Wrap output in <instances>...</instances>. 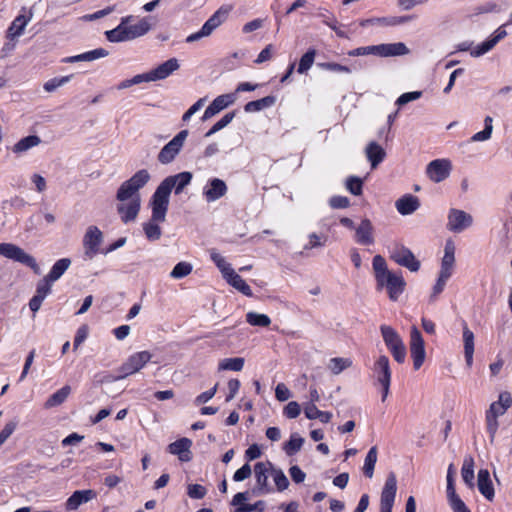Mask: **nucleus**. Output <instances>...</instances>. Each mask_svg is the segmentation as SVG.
I'll use <instances>...</instances> for the list:
<instances>
[{"instance_id": "12", "label": "nucleus", "mask_w": 512, "mask_h": 512, "mask_svg": "<svg viewBox=\"0 0 512 512\" xmlns=\"http://www.w3.org/2000/svg\"><path fill=\"white\" fill-rule=\"evenodd\" d=\"M153 355L149 351H140L132 354L120 367L123 372L119 378H126L139 372L152 359Z\"/></svg>"}, {"instance_id": "58", "label": "nucleus", "mask_w": 512, "mask_h": 512, "mask_svg": "<svg viewBox=\"0 0 512 512\" xmlns=\"http://www.w3.org/2000/svg\"><path fill=\"white\" fill-rule=\"evenodd\" d=\"M497 419H498V417L490 415L486 412V426H487V431L490 435L491 443L494 441L496 432L498 430L499 424H498Z\"/></svg>"}, {"instance_id": "41", "label": "nucleus", "mask_w": 512, "mask_h": 512, "mask_svg": "<svg viewBox=\"0 0 512 512\" xmlns=\"http://www.w3.org/2000/svg\"><path fill=\"white\" fill-rule=\"evenodd\" d=\"M105 35L110 42H124L131 40L127 26H117L112 30L106 31Z\"/></svg>"}, {"instance_id": "15", "label": "nucleus", "mask_w": 512, "mask_h": 512, "mask_svg": "<svg viewBox=\"0 0 512 512\" xmlns=\"http://www.w3.org/2000/svg\"><path fill=\"white\" fill-rule=\"evenodd\" d=\"M192 180V173L181 172L173 176L165 178L160 185L168 192L171 193L172 189L175 190V194H180L183 189L190 184Z\"/></svg>"}, {"instance_id": "6", "label": "nucleus", "mask_w": 512, "mask_h": 512, "mask_svg": "<svg viewBox=\"0 0 512 512\" xmlns=\"http://www.w3.org/2000/svg\"><path fill=\"white\" fill-rule=\"evenodd\" d=\"M390 259L398 265L403 266L411 272H417L420 269V261L416 259L412 251L402 244H394L390 250Z\"/></svg>"}, {"instance_id": "62", "label": "nucleus", "mask_w": 512, "mask_h": 512, "mask_svg": "<svg viewBox=\"0 0 512 512\" xmlns=\"http://www.w3.org/2000/svg\"><path fill=\"white\" fill-rule=\"evenodd\" d=\"M252 474V470L249 464H244L241 468H239L233 476L234 481L240 482L247 478H249Z\"/></svg>"}, {"instance_id": "26", "label": "nucleus", "mask_w": 512, "mask_h": 512, "mask_svg": "<svg viewBox=\"0 0 512 512\" xmlns=\"http://www.w3.org/2000/svg\"><path fill=\"white\" fill-rule=\"evenodd\" d=\"M96 497V492L94 490H77L75 491L66 501V509L67 510H75L81 504L89 502L90 500Z\"/></svg>"}, {"instance_id": "36", "label": "nucleus", "mask_w": 512, "mask_h": 512, "mask_svg": "<svg viewBox=\"0 0 512 512\" xmlns=\"http://www.w3.org/2000/svg\"><path fill=\"white\" fill-rule=\"evenodd\" d=\"M151 29V23L147 17L142 18L135 25L127 26L128 34L131 40L147 34Z\"/></svg>"}, {"instance_id": "8", "label": "nucleus", "mask_w": 512, "mask_h": 512, "mask_svg": "<svg viewBox=\"0 0 512 512\" xmlns=\"http://www.w3.org/2000/svg\"><path fill=\"white\" fill-rule=\"evenodd\" d=\"M473 217L464 210L451 208L447 216L446 227L450 232L461 233L471 227Z\"/></svg>"}, {"instance_id": "38", "label": "nucleus", "mask_w": 512, "mask_h": 512, "mask_svg": "<svg viewBox=\"0 0 512 512\" xmlns=\"http://www.w3.org/2000/svg\"><path fill=\"white\" fill-rule=\"evenodd\" d=\"M352 366V360L349 358L334 357L329 360L328 369L334 375L340 374L347 368Z\"/></svg>"}, {"instance_id": "39", "label": "nucleus", "mask_w": 512, "mask_h": 512, "mask_svg": "<svg viewBox=\"0 0 512 512\" xmlns=\"http://www.w3.org/2000/svg\"><path fill=\"white\" fill-rule=\"evenodd\" d=\"M377 457H378L377 447L373 446L368 451L366 458H365V463L363 466V472L368 478L373 477L375 464L377 462Z\"/></svg>"}, {"instance_id": "64", "label": "nucleus", "mask_w": 512, "mask_h": 512, "mask_svg": "<svg viewBox=\"0 0 512 512\" xmlns=\"http://www.w3.org/2000/svg\"><path fill=\"white\" fill-rule=\"evenodd\" d=\"M275 397L278 401H286L291 397L290 390L286 387L285 384L279 383L275 389Z\"/></svg>"}, {"instance_id": "40", "label": "nucleus", "mask_w": 512, "mask_h": 512, "mask_svg": "<svg viewBox=\"0 0 512 512\" xmlns=\"http://www.w3.org/2000/svg\"><path fill=\"white\" fill-rule=\"evenodd\" d=\"M244 358L235 357V358H226L219 362L218 370H230V371H241L244 367Z\"/></svg>"}, {"instance_id": "52", "label": "nucleus", "mask_w": 512, "mask_h": 512, "mask_svg": "<svg viewBox=\"0 0 512 512\" xmlns=\"http://www.w3.org/2000/svg\"><path fill=\"white\" fill-rule=\"evenodd\" d=\"M316 55L315 50H309L307 51L300 59L299 66H298V72L299 73H305L307 70L311 68L314 62V58Z\"/></svg>"}, {"instance_id": "1", "label": "nucleus", "mask_w": 512, "mask_h": 512, "mask_svg": "<svg viewBox=\"0 0 512 512\" xmlns=\"http://www.w3.org/2000/svg\"><path fill=\"white\" fill-rule=\"evenodd\" d=\"M150 178V173L146 169H141L118 188L116 209L123 223L127 224L136 220L141 208L139 190L149 182Z\"/></svg>"}, {"instance_id": "22", "label": "nucleus", "mask_w": 512, "mask_h": 512, "mask_svg": "<svg viewBox=\"0 0 512 512\" xmlns=\"http://www.w3.org/2000/svg\"><path fill=\"white\" fill-rule=\"evenodd\" d=\"M374 51L375 55L381 57L402 56L409 53L408 47L402 42L379 44Z\"/></svg>"}, {"instance_id": "18", "label": "nucleus", "mask_w": 512, "mask_h": 512, "mask_svg": "<svg viewBox=\"0 0 512 512\" xmlns=\"http://www.w3.org/2000/svg\"><path fill=\"white\" fill-rule=\"evenodd\" d=\"M272 464L267 462H258L254 466V474L256 478V486L260 493H268L271 488L268 485V478L271 472Z\"/></svg>"}, {"instance_id": "14", "label": "nucleus", "mask_w": 512, "mask_h": 512, "mask_svg": "<svg viewBox=\"0 0 512 512\" xmlns=\"http://www.w3.org/2000/svg\"><path fill=\"white\" fill-rule=\"evenodd\" d=\"M396 491V477L393 473H391L387 477L384 488L381 493L380 512H392Z\"/></svg>"}, {"instance_id": "31", "label": "nucleus", "mask_w": 512, "mask_h": 512, "mask_svg": "<svg viewBox=\"0 0 512 512\" xmlns=\"http://www.w3.org/2000/svg\"><path fill=\"white\" fill-rule=\"evenodd\" d=\"M71 393V387L69 385L63 386L61 389L53 393L44 403L45 409H51L64 403Z\"/></svg>"}, {"instance_id": "48", "label": "nucleus", "mask_w": 512, "mask_h": 512, "mask_svg": "<svg viewBox=\"0 0 512 512\" xmlns=\"http://www.w3.org/2000/svg\"><path fill=\"white\" fill-rule=\"evenodd\" d=\"M270 475L272 476L278 491H284L289 486V481L281 469H271Z\"/></svg>"}, {"instance_id": "20", "label": "nucleus", "mask_w": 512, "mask_h": 512, "mask_svg": "<svg viewBox=\"0 0 512 512\" xmlns=\"http://www.w3.org/2000/svg\"><path fill=\"white\" fill-rule=\"evenodd\" d=\"M192 441L188 438H181L168 445L169 453L177 455L182 462H189L192 459Z\"/></svg>"}, {"instance_id": "54", "label": "nucleus", "mask_w": 512, "mask_h": 512, "mask_svg": "<svg viewBox=\"0 0 512 512\" xmlns=\"http://www.w3.org/2000/svg\"><path fill=\"white\" fill-rule=\"evenodd\" d=\"M448 497L449 504L454 512H470L465 503L456 493H450Z\"/></svg>"}, {"instance_id": "53", "label": "nucleus", "mask_w": 512, "mask_h": 512, "mask_svg": "<svg viewBox=\"0 0 512 512\" xmlns=\"http://www.w3.org/2000/svg\"><path fill=\"white\" fill-rule=\"evenodd\" d=\"M451 276L447 274H443L439 272L438 279L433 286L432 293H431V299L434 300L438 297L439 294H441L446 286L447 281L449 280Z\"/></svg>"}, {"instance_id": "4", "label": "nucleus", "mask_w": 512, "mask_h": 512, "mask_svg": "<svg viewBox=\"0 0 512 512\" xmlns=\"http://www.w3.org/2000/svg\"><path fill=\"white\" fill-rule=\"evenodd\" d=\"M0 255L20 262L29 266L34 273L40 274V267L37 264L34 257L26 253L23 249L12 243H1L0 244Z\"/></svg>"}, {"instance_id": "44", "label": "nucleus", "mask_w": 512, "mask_h": 512, "mask_svg": "<svg viewBox=\"0 0 512 512\" xmlns=\"http://www.w3.org/2000/svg\"><path fill=\"white\" fill-rule=\"evenodd\" d=\"M246 321L252 326L259 327H268L271 324L269 316L257 312H248L246 314Z\"/></svg>"}, {"instance_id": "51", "label": "nucleus", "mask_w": 512, "mask_h": 512, "mask_svg": "<svg viewBox=\"0 0 512 512\" xmlns=\"http://www.w3.org/2000/svg\"><path fill=\"white\" fill-rule=\"evenodd\" d=\"M235 116L234 112H230L225 114L218 122H216L213 127L205 134L206 137H210L214 133L220 131L221 129L225 128L227 125L231 123Z\"/></svg>"}, {"instance_id": "28", "label": "nucleus", "mask_w": 512, "mask_h": 512, "mask_svg": "<svg viewBox=\"0 0 512 512\" xmlns=\"http://www.w3.org/2000/svg\"><path fill=\"white\" fill-rule=\"evenodd\" d=\"M395 206L400 214L409 215L419 208L420 203L416 196L408 194L398 199Z\"/></svg>"}, {"instance_id": "59", "label": "nucleus", "mask_w": 512, "mask_h": 512, "mask_svg": "<svg viewBox=\"0 0 512 512\" xmlns=\"http://www.w3.org/2000/svg\"><path fill=\"white\" fill-rule=\"evenodd\" d=\"M188 495L193 499H202L205 497L207 490L204 486L200 484H190L188 486Z\"/></svg>"}, {"instance_id": "55", "label": "nucleus", "mask_w": 512, "mask_h": 512, "mask_svg": "<svg viewBox=\"0 0 512 512\" xmlns=\"http://www.w3.org/2000/svg\"><path fill=\"white\" fill-rule=\"evenodd\" d=\"M362 180L359 177L351 176L346 180V189L353 195L362 193Z\"/></svg>"}, {"instance_id": "50", "label": "nucleus", "mask_w": 512, "mask_h": 512, "mask_svg": "<svg viewBox=\"0 0 512 512\" xmlns=\"http://www.w3.org/2000/svg\"><path fill=\"white\" fill-rule=\"evenodd\" d=\"M158 221H150L144 224V232L149 240L155 241L161 237V229L157 224Z\"/></svg>"}, {"instance_id": "7", "label": "nucleus", "mask_w": 512, "mask_h": 512, "mask_svg": "<svg viewBox=\"0 0 512 512\" xmlns=\"http://www.w3.org/2000/svg\"><path fill=\"white\" fill-rule=\"evenodd\" d=\"M103 242V233L94 225L87 228L83 237L84 256L86 260H92L99 252Z\"/></svg>"}, {"instance_id": "9", "label": "nucleus", "mask_w": 512, "mask_h": 512, "mask_svg": "<svg viewBox=\"0 0 512 512\" xmlns=\"http://www.w3.org/2000/svg\"><path fill=\"white\" fill-rule=\"evenodd\" d=\"M168 193L161 185L154 192L151 199L152 221L164 222L169 205Z\"/></svg>"}, {"instance_id": "30", "label": "nucleus", "mask_w": 512, "mask_h": 512, "mask_svg": "<svg viewBox=\"0 0 512 512\" xmlns=\"http://www.w3.org/2000/svg\"><path fill=\"white\" fill-rule=\"evenodd\" d=\"M464 356L468 367L472 365L474 354V333L465 324L463 326Z\"/></svg>"}, {"instance_id": "27", "label": "nucleus", "mask_w": 512, "mask_h": 512, "mask_svg": "<svg viewBox=\"0 0 512 512\" xmlns=\"http://www.w3.org/2000/svg\"><path fill=\"white\" fill-rule=\"evenodd\" d=\"M180 67L179 62L176 58H171L164 63L151 70L154 81L166 79L174 71Z\"/></svg>"}, {"instance_id": "32", "label": "nucleus", "mask_w": 512, "mask_h": 512, "mask_svg": "<svg viewBox=\"0 0 512 512\" xmlns=\"http://www.w3.org/2000/svg\"><path fill=\"white\" fill-rule=\"evenodd\" d=\"M225 280L229 285H231L245 296L251 297L253 295L250 286L235 271H230V274L225 278Z\"/></svg>"}, {"instance_id": "49", "label": "nucleus", "mask_w": 512, "mask_h": 512, "mask_svg": "<svg viewBox=\"0 0 512 512\" xmlns=\"http://www.w3.org/2000/svg\"><path fill=\"white\" fill-rule=\"evenodd\" d=\"M192 265L188 262H179L172 269L170 276L174 279H181L188 276L192 272Z\"/></svg>"}, {"instance_id": "24", "label": "nucleus", "mask_w": 512, "mask_h": 512, "mask_svg": "<svg viewBox=\"0 0 512 512\" xmlns=\"http://www.w3.org/2000/svg\"><path fill=\"white\" fill-rule=\"evenodd\" d=\"M227 192L226 183L218 178L212 179L204 189V195L209 202L216 201Z\"/></svg>"}, {"instance_id": "21", "label": "nucleus", "mask_w": 512, "mask_h": 512, "mask_svg": "<svg viewBox=\"0 0 512 512\" xmlns=\"http://www.w3.org/2000/svg\"><path fill=\"white\" fill-rule=\"evenodd\" d=\"M374 227L367 218L363 219L355 228V240L361 245L374 244Z\"/></svg>"}, {"instance_id": "19", "label": "nucleus", "mask_w": 512, "mask_h": 512, "mask_svg": "<svg viewBox=\"0 0 512 512\" xmlns=\"http://www.w3.org/2000/svg\"><path fill=\"white\" fill-rule=\"evenodd\" d=\"M506 35H507L506 30L503 27H499L495 31L494 35L491 38L482 42L481 44L477 45L474 49H472L470 51V55L472 57L477 58V57H480V56L486 54L487 52L492 50L495 47V45L500 40H502Z\"/></svg>"}, {"instance_id": "33", "label": "nucleus", "mask_w": 512, "mask_h": 512, "mask_svg": "<svg viewBox=\"0 0 512 512\" xmlns=\"http://www.w3.org/2000/svg\"><path fill=\"white\" fill-rule=\"evenodd\" d=\"M385 155L384 149L376 142H370L366 147V156L371 162L372 168H376L383 161Z\"/></svg>"}, {"instance_id": "63", "label": "nucleus", "mask_w": 512, "mask_h": 512, "mask_svg": "<svg viewBox=\"0 0 512 512\" xmlns=\"http://www.w3.org/2000/svg\"><path fill=\"white\" fill-rule=\"evenodd\" d=\"M329 204L334 209L347 208L350 205V200L345 196H333Z\"/></svg>"}, {"instance_id": "11", "label": "nucleus", "mask_w": 512, "mask_h": 512, "mask_svg": "<svg viewBox=\"0 0 512 512\" xmlns=\"http://www.w3.org/2000/svg\"><path fill=\"white\" fill-rule=\"evenodd\" d=\"M409 345L414 369L418 370L425 361L426 351L424 339L415 326L411 327Z\"/></svg>"}, {"instance_id": "10", "label": "nucleus", "mask_w": 512, "mask_h": 512, "mask_svg": "<svg viewBox=\"0 0 512 512\" xmlns=\"http://www.w3.org/2000/svg\"><path fill=\"white\" fill-rule=\"evenodd\" d=\"M188 136L187 130L180 131L170 142L159 152L158 161L162 164H169L179 154Z\"/></svg>"}, {"instance_id": "57", "label": "nucleus", "mask_w": 512, "mask_h": 512, "mask_svg": "<svg viewBox=\"0 0 512 512\" xmlns=\"http://www.w3.org/2000/svg\"><path fill=\"white\" fill-rule=\"evenodd\" d=\"M71 78H72V76H64V77H61V78H53V79L47 81L44 84V90L46 92H53L58 87H61L64 84L68 83Z\"/></svg>"}, {"instance_id": "5", "label": "nucleus", "mask_w": 512, "mask_h": 512, "mask_svg": "<svg viewBox=\"0 0 512 512\" xmlns=\"http://www.w3.org/2000/svg\"><path fill=\"white\" fill-rule=\"evenodd\" d=\"M376 282L378 289H386L392 301H396L399 298L406 286V282L400 272L395 273L391 271L390 273H386L385 276L381 277Z\"/></svg>"}, {"instance_id": "60", "label": "nucleus", "mask_w": 512, "mask_h": 512, "mask_svg": "<svg viewBox=\"0 0 512 512\" xmlns=\"http://www.w3.org/2000/svg\"><path fill=\"white\" fill-rule=\"evenodd\" d=\"M422 96L421 91H413L402 94L396 101V104L403 106L411 101L417 100Z\"/></svg>"}, {"instance_id": "13", "label": "nucleus", "mask_w": 512, "mask_h": 512, "mask_svg": "<svg viewBox=\"0 0 512 512\" xmlns=\"http://www.w3.org/2000/svg\"><path fill=\"white\" fill-rule=\"evenodd\" d=\"M452 165L448 159H436L431 161L427 168L426 173L430 180L439 183L450 175Z\"/></svg>"}, {"instance_id": "61", "label": "nucleus", "mask_w": 512, "mask_h": 512, "mask_svg": "<svg viewBox=\"0 0 512 512\" xmlns=\"http://www.w3.org/2000/svg\"><path fill=\"white\" fill-rule=\"evenodd\" d=\"M301 412V407L300 405L295 402V401H291L289 402L285 408H284V414L289 418V419H294L296 417L299 416Z\"/></svg>"}, {"instance_id": "46", "label": "nucleus", "mask_w": 512, "mask_h": 512, "mask_svg": "<svg viewBox=\"0 0 512 512\" xmlns=\"http://www.w3.org/2000/svg\"><path fill=\"white\" fill-rule=\"evenodd\" d=\"M372 266L376 281L385 276L386 273L391 272L387 267L385 259L381 255L374 256Z\"/></svg>"}, {"instance_id": "35", "label": "nucleus", "mask_w": 512, "mask_h": 512, "mask_svg": "<svg viewBox=\"0 0 512 512\" xmlns=\"http://www.w3.org/2000/svg\"><path fill=\"white\" fill-rule=\"evenodd\" d=\"M41 143L40 137L37 135H29L20 139L13 147L12 151L16 154H20L28 151L31 148L38 146Z\"/></svg>"}, {"instance_id": "16", "label": "nucleus", "mask_w": 512, "mask_h": 512, "mask_svg": "<svg viewBox=\"0 0 512 512\" xmlns=\"http://www.w3.org/2000/svg\"><path fill=\"white\" fill-rule=\"evenodd\" d=\"M373 375L379 384H391V369L389 358L386 355H380L372 367Z\"/></svg>"}, {"instance_id": "47", "label": "nucleus", "mask_w": 512, "mask_h": 512, "mask_svg": "<svg viewBox=\"0 0 512 512\" xmlns=\"http://www.w3.org/2000/svg\"><path fill=\"white\" fill-rule=\"evenodd\" d=\"M474 461L473 459L470 457V458H466L464 460V463H463V466H462V470H461V474H462V478H463V481L468 484L469 486H473V479H474Z\"/></svg>"}, {"instance_id": "29", "label": "nucleus", "mask_w": 512, "mask_h": 512, "mask_svg": "<svg viewBox=\"0 0 512 512\" xmlns=\"http://www.w3.org/2000/svg\"><path fill=\"white\" fill-rule=\"evenodd\" d=\"M478 488L481 494L488 500H492L494 497V488L490 480L489 471L481 469L478 472Z\"/></svg>"}, {"instance_id": "34", "label": "nucleus", "mask_w": 512, "mask_h": 512, "mask_svg": "<svg viewBox=\"0 0 512 512\" xmlns=\"http://www.w3.org/2000/svg\"><path fill=\"white\" fill-rule=\"evenodd\" d=\"M108 55V51L103 48H98L89 52H85L76 56H71L65 59L68 63H75L81 61H93L99 58H104Z\"/></svg>"}, {"instance_id": "23", "label": "nucleus", "mask_w": 512, "mask_h": 512, "mask_svg": "<svg viewBox=\"0 0 512 512\" xmlns=\"http://www.w3.org/2000/svg\"><path fill=\"white\" fill-rule=\"evenodd\" d=\"M455 250L456 247L453 240H447L444 247V255L441 260L440 273L452 276L455 265Z\"/></svg>"}, {"instance_id": "2", "label": "nucleus", "mask_w": 512, "mask_h": 512, "mask_svg": "<svg viewBox=\"0 0 512 512\" xmlns=\"http://www.w3.org/2000/svg\"><path fill=\"white\" fill-rule=\"evenodd\" d=\"M232 6H221L202 26V28L195 33H192L186 38L187 43L199 41L204 37H209L219 26H221L227 19Z\"/></svg>"}, {"instance_id": "42", "label": "nucleus", "mask_w": 512, "mask_h": 512, "mask_svg": "<svg viewBox=\"0 0 512 512\" xmlns=\"http://www.w3.org/2000/svg\"><path fill=\"white\" fill-rule=\"evenodd\" d=\"M303 443L304 438L295 433L291 435L290 440L285 443L283 449L287 455L292 456L301 450Z\"/></svg>"}, {"instance_id": "45", "label": "nucleus", "mask_w": 512, "mask_h": 512, "mask_svg": "<svg viewBox=\"0 0 512 512\" xmlns=\"http://www.w3.org/2000/svg\"><path fill=\"white\" fill-rule=\"evenodd\" d=\"M274 102H275V98L273 96H266L262 99L248 102L245 105L244 109L246 112L259 111V110L263 109L264 107L273 105Z\"/></svg>"}, {"instance_id": "3", "label": "nucleus", "mask_w": 512, "mask_h": 512, "mask_svg": "<svg viewBox=\"0 0 512 512\" xmlns=\"http://www.w3.org/2000/svg\"><path fill=\"white\" fill-rule=\"evenodd\" d=\"M380 332L386 347L391 352L395 361L403 363L407 352L399 333L393 327L385 324L380 326Z\"/></svg>"}, {"instance_id": "56", "label": "nucleus", "mask_w": 512, "mask_h": 512, "mask_svg": "<svg viewBox=\"0 0 512 512\" xmlns=\"http://www.w3.org/2000/svg\"><path fill=\"white\" fill-rule=\"evenodd\" d=\"M52 283L50 279L44 277L38 282L35 295L44 300L51 291Z\"/></svg>"}, {"instance_id": "17", "label": "nucleus", "mask_w": 512, "mask_h": 512, "mask_svg": "<svg viewBox=\"0 0 512 512\" xmlns=\"http://www.w3.org/2000/svg\"><path fill=\"white\" fill-rule=\"evenodd\" d=\"M235 100L236 99L233 94H223L216 97L204 111L202 120L206 121L212 118L228 106L232 105L235 102Z\"/></svg>"}, {"instance_id": "25", "label": "nucleus", "mask_w": 512, "mask_h": 512, "mask_svg": "<svg viewBox=\"0 0 512 512\" xmlns=\"http://www.w3.org/2000/svg\"><path fill=\"white\" fill-rule=\"evenodd\" d=\"M33 17L32 11H29V16L19 15L17 16L7 31V38L11 41L17 40L20 37L28 23L31 21Z\"/></svg>"}, {"instance_id": "37", "label": "nucleus", "mask_w": 512, "mask_h": 512, "mask_svg": "<svg viewBox=\"0 0 512 512\" xmlns=\"http://www.w3.org/2000/svg\"><path fill=\"white\" fill-rule=\"evenodd\" d=\"M71 260L68 258H62L53 265L51 271L46 275L48 279H50L52 282L57 281L64 273L65 271L70 267Z\"/></svg>"}, {"instance_id": "43", "label": "nucleus", "mask_w": 512, "mask_h": 512, "mask_svg": "<svg viewBox=\"0 0 512 512\" xmlns=\"http://www.w3.org/2000/svg\"><path fill=\"white\" fill-rule=\"evenodd\" d=\"M412 19L411 16H394V17H383L369 20L373 24H380L385 26H396L406 23Z\"/></svg>"}]
</instances>
